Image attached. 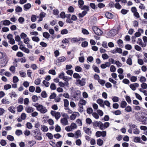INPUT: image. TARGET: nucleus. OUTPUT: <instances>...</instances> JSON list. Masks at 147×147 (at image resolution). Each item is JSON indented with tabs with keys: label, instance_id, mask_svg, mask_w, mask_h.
<instances>
[{
	"label": "nucleus",
	"instance_id": "56",
	"mask_svg": "<svg viewBox=\"0 0 147 147\" xmlns=\"http://www.w3.org/2000/svg\"><path fill=\"white\" fill-rule=\"evenodd\" d=\"M64 106L65 107H67L69 105V101L67 99L64 100Z\"/></svg>",
	"mask_w": 147,
	"mask_h": 147
},
{
	"label": "nucleus",
	"instance_id": "5",
	"mask_svg": "<svg viewBox=\"0 0 147 147\" xmlns=\"http://www.w3.org/2000/svg\"><path fill=\"white\" fill-rule=\"evenodd\" d=\"M71 94L73 97L78 99L80 98V92H71Z\"/></svg>",
	"mask_w": 147,
	"mask_h": 147
},
{
	"label": "nucleus",
	"instance_id": "61",
	"mask_svg": "<svg viewBox=\"0 0 147 147\" xmlns=\"http://www.w3.org/2000/svg\"><path fill=\"white\" fill-rule=\"evenodd\" d=\"M35 107L37 108V110L40 111L42 110L41 109L42 108V107H43V106L42 105L39 104L38 106H35Z\"/></svg>",
	"mask_w": 147,
	"mask_h": 147
},
{
	"label": "nucleus",
	"instance_id": "15",
	"mask_svg": "<svg viewBox=\"0 0 147 147\" xmlns=\"http://www.w3.org/2000/svg\"><path fill=\"white\" fill-rule=\"evenodd\" d=\"M117 43L119 47H123V42L122 40L119 39L117 41Z\"/></svg>",
	"mask_w": 147,
	"mask_h": 147
},
{
	"label": "nucleus",
	"instance_id": "16",
	"mask_svg": "<svg viewBox=\"0 0 147 147\" xmlns=\"http://www.w3.org/2000/svg\"><path fill=\"white\" fill-rule=\"evenodd\" d=\"M25 110L28 113H31L34 111L33 108L31 107H26Z\"/></svg>",
	"mask_w": 147,
	"mask_h": 147
},
{
	"label": "nucleus",
	"instance_id": "43",
	"mask_svg": "<svg viewBox=\"0 0 147 147\" xmlns=\"http://www.w3.org/2000/svg\"><path fill=\"white\" fill-rule=\"evenodd\" d=\"M50 88L51 90H55L56 89V86L55 84L52 83L50 86Z\"/></svg>",
	"mask_w": 147,
	"mask_h": 147
},
{
	"label": "nucleus",
	"instance_id": "49",
	"mask_svg": "<svg viewBox=\"0 0 147 147\" xmlns=\"http://www.w3.org/2000/svg\"><path fill=\"white\" fill-rule=\"evenodd\" d=\"M26 127L29 129H31L32 128V125L31 123L27 122L26 123Z\"/></svg>",
	"mask_w": 147,
	"mask_h": 147
},
{
	"label": "nucleus",
	"instance_id": "23",
	"mask_svg": "<svg viewBox=\"0 0 147 147\" xmlns=\"http://www.w3.org/2000/svg\"><path fill=\"white\" fill-rule=\"evenodd\" d=\"M78 2L79 7L80 8H81L84 4V1L82 0H79Z\"/></svg>",
	"mask_w": 147,
	"mask_h": 147
},
{
	"label": "nucleus",
	"instance_id": "34",
	"mask_svg": "<svg viewBox=\"0 0 147 147\" xmlns=\"http://www.w3.org/2000/svg\"><path fill=\"white\" fill-rule=\"evenodd\" d=\"M17 111L19 112H21L23 109V106L22 105H20L17 108Z\"/></svg>",
	"mask_w": 147,
	"mask_h": 147
},
{
	"label": "nucleus",
	"instance_id": "10",
	"mask_svg": "<svg viewBox=\"0 0 147 147\" xmlns=\"http://www.w3.org/2000/svg\"><path fill=\"white\" fill-rule=\"evenodd\" d=\"M31 7V5L30 3H27L24 5V9L25 11H27Z\"/></svg>",
	"mask_w": 147,
	"mask_h": 147
},
{
	"label": "nucleus",
	"instance_id": "28",
	"mask_svg": "<svg viewBox=\"0 0 147 147\" xmlns=\"http://www.w3.org/2000/svg\"><path fill=\"white\" fill-rule=\"evenodd\" d=\"M92 68L96 72L98 73H99L100 72V70L95 65H93L92 67Z\"/></svg>",
	"mask_w": 147,
	"mask_h": 147
},
{
	"label": "nucleus",
	"instance_id": "22",
	"mask_svg": "<svg viewBox=\"0 0 147 147\" xmlns=\"http://www.w3.org/2000/svg\"><path fill=\"white\" fill-rule=\"evenodd\" d=\"M80 39L77 38H73L71 39V41L72 43H76L80 41Z\"/></svg>",
	"mask_w": 147,
	"mask_h": 147
},
{
	"label": "nucleus",
	"instance_id": "7",
	"mask_svg": "<svg viewBox=\"0 0 147 147\" xmlns=\"http://www.w3.org/2000/svg\"><path fill=\"white\" fill-rule=\"evenodd\" d=\"M139 86V84L137 83H135L133 84H131L130 85V88L133 90L134 91L136 90V88Z\"/></svg>",
	"mask_w": 147,
	"mask_h": 147
},
{
	"label": "nucleus",
	"instance_id": "8",
	"mask_svg": "<svg viewBox=\"0 0 147 147\" xmlns=\"http://www.w3.org/2000/svg\"><path fill=\"white\" fill-rule=\"evenodd\" d=\"M136 119L138 121H141V113L140 112H138L136 113L135 115Z\"/></svg>",
	"mask_w": 147,
	"mask_h": 147
},
{
	"label": "nucleus",
	"instance_id": "30",
	"mask_svg": "<svg viewBox=\"0 0 147 147\" xmlns=\"http://www.w3.org/2000/svg\"><path fill=\"white\" fill-rule=\"evenodd\" d=\"M32 38V40L34 42H38L40 40V39L38 36H33Z\"/></svg>",
	"mask_w": 147,
	"mask_h": 147
},
{
	"label": "nucleus",
	"instance_id": "40",
	"mask_svg": "<svg viewBox=\"0 0 147 147\" xmlns=\"http://www.w3.org/2000/svg\"><path fill=\"white\" fill-rule=\"evenodd\" d=\"M81 134V132L80 130H78L76 132V135L77 136V137H75V138H78Z\"/></svg>",
	"mask_w": 147,
	"mask_h": 147
},
{
	"label": "nucleus",
	"instance_id": "54",
	"mask_svg": "<svg viewBox=\"0 0 147 147\" xmlns=\"http://www.w3.org/2000/svg\"><path fill=\"white\" fill-rule=\"evenodd\" d=\"M90 7L93 9H97V7H96L95 4L94 3H91L90 4Z\"/></svg>",
	"mask_w": 147,
	"mask_h": 147
},
{
	"label": "nucleus",
	"instance_id": "9",
	"mask_svg": "<svg viewBox=\"0 0 147 147\" xmlns=\"http://www.w3.org/2000/svg\"><path fill=\"white\" fill-rule=\"evenodd\" d=\"M61 123L63 125H66L68 124L67 119L65 118H62L61 119Z\"/></svg>",
	"mask_w": 147,
	"mask_h": 147
},
{
	"label": "nucleus",
	"instance_id": "25",
	"mask_svg": "<svg viewBox=\"0 0 147 147\" xmlns=\"http://www.w3.org/2000/svg\"><path fill=\"white\" fill-rule=\"evenodd\" d=\"M41 129L43 132H47L48 131V128L46 126L44 125H41Z\"/></svg>",
	"mask_w": 147,
	"mask_h": 147
},
{
	"label": "nucleus",
	"instance_id": "42",
	"mask_svg": "<svg viewBox=\"0 0 147 147\" xmlns=\"http://www.w3.org/2000/svg\"><path fill=\"white\" fill-rule=\"evenodd\" d=\"M15 133L18 136H19L22 134V131L20 130H17Z\"/></svg>",
	"mask_w": 147,
	"mask_h": 147
},
{
	"label": "nucleus",
	"instance_id": "63",
	"mask_svg": "<svg viewBox=\"0 0 147 147\" xmlns=\"http://www.w3.org/2000/svg\"><path fill=\"white\" fill-rule=\"evenodd\" d=\"M41 81L40 78H37L36 80L34 82V83L36 85H38L40 84Z\"/></svg>",
	"mask_w": 147,
	"mask_h": 147
},
{
	"label": "nucleus",
	"instance_id": "44",
	"mask_svg": "<svg viewBox=\"0 0 147 147\" xmlns=\"http://www.w3.org/2000/svg\"><path fill=\"white\" fill-rule=\"evenodd\" d=\"M61 127L58 125H57L55 127V130L57 132H59L61 130Z\"/></svg>",
	"mask_w": 147,
	"mask_h": 147
},
{
	"label": "nucleus",
	"instance_id": "20",
	"mask_svg": "<svg viewBox=\"0 0 147 147\" xmlns=\"http://www.w3.org/2000/svg\"><path fill=\"white\" fill-rule=\"evenodd\" d=\"M70 39L71 38H70L68 39H67L66 38H64L62 40V42L63 44H69V40H70Z\"/></svg>",
	"mask_w": 147,
	"mask_h": 147
},
{
	"label": "nucleus",
	"instance_id": "33",
	"mask_svg": "<svg viewBox=\"0 0 147 147\" xmlns=\"http://www.w3.org/2000/svg\"><path fill=\"white\" fill-rule=\"evenodd\" d=\"M127 105L126 102L125 101H122L121 104V107L124 108Z\"/></svg>",
	"mask_w": 147,
	"mask_h": 147
},
{
	"label": "nucleus",
	"instance_id": "39",
	"mask_svg": "<svg viewBox=\"0 0 147 147\" xmlns=\"http://www.w3.org/2000/svg\"><path fill=\"white\" fill-rule=\"evenodd\" d=\"M126 63L129 65H132L131 59L129 57L127 60Z\"/></svg>",
	"mask_w": 147,
	"mask_h": 147
},
{
	"label": "nucleus",
	"instance_id": "64",
	"mask_svg": "<svg viewBox=\"0 0 147 147\" xmlns=\"http://www.w3.org/2000/svg\"><path fill=\"white\" fill-rule=\"evenodd\" d=\"M137 80V78L135 76H132L130 78V80L132 82H135Z\"/></svg>",
	"mask_w": 147,
	"mask_h": 147
},
{
	"label": "nucleus",
	"instance_id": "11",
	"mask_svg": "<svg viewBox=\"0 0 147 147\" xmlns=\"http://www.w3.org/2000/svg\"><path fill=\"white\" fill-rule=\"evenodd\" d=\"M105 15L106 17L108 19L112 18L113 17V14L111 13L108 12H106Z\"/></svg>",
	"mask_w": 147,
	"mask_h": 147
},
{
	"label": "nucleus",
	"instance_id": "50",
	"mask_svg": "<svg viewBox=\"0 0 147 147\" xmlns=\"http://www.w3.org/2000/svg\"><path fill=\"white\" fill-rule=\"evenodd\" d=\"M102 57L103 59H108L109 57L106 53H104L102 55Z\"/></svg>",
	"mask_w": 147,
	"mask_h": 147
},
{
	"label": "nucleus",
	"instance_id": "51",
	"mask_svg": "<svg viewBox=\"0 0 147 147\" xmlns=\"http://www.w3.org/2000/svg\"><path fill=\"white\" fill-rule=\"evenodd\" d=\"M116 69L114 65H112L110 68V70L112 72H114L115 71Z\"/></svg>",
	"mask_w": 147,
	"mask_h": 147
},
{
	"label": "nucleus",
	"instance_id": "37",
	"mask_svg": "<svg viewBox=\"0 0 147 147\" xmlns=\"http://www.w3.org/2000/svg\"><path fill=\"white\" fill-rule=\"evenodd\" d=\"M55 118L57 120H58L61 117V114L59 112H57L54 116Z\"/></svg>",
	"mask_w": 147,
	"mask_h": 147
},
{
	"label": "nucleus",
	"instance_id": "18",
	"mask_svg": "<svg viewBox=\"0 0 147 147\" xmlns=\"http://www.w3.org/2000/svg\"><path fill=\"white\" fill-rule=\"evenodd\" d=\"M43 36L46 38L48 39L50 36V35L47 32H45L43 33Z\"/></svg>",
	"mask_w": 147,
	"mask_h": 147
},
{
	"label": "nucleus",
	"instance_id": "41",
	"mask_svg": "<svg viewBox=\"0 0 147 147\" xmlns=\"http://www.w3.org/2000/svg\"><path fill=\"white\" fill-rule=\"evenodd\" d=\"M68 33V30L66 29H63L61 30V34H67Z\"/></svg>",
	"mask_w": 147,
	"mask_h": 147
},
{
	"label": "nucleus",
	"instance_id": "58",
	"mask_svg": "<svg viewBox=\"0 0 147 147\" xmlns=\"http://www.w3.org/2000/svg\"><path fill=\"white\" fill-rule=\"evenodd\" d=\"M141 87L143 89H146L147 88V84L145 83H143L141 85Z\"/></svg>",
	"mask_w": 147,
	"mask_h": 147
},
{
	"label": "nucleus",
	"instance_id": "47",
	"mask_svg": "<svg viewBox=\"0 0 147 147\" xmlns=\"http://www.w3.org/2000/svg\"><path fill=\"white\" fill-rule=\"evenodd\" d=\"M46 136L50 139H52L53 138V135L51 133H47L46 134Z\"/></svg>",
	"mask_w": 147,
	"mask_h": 147
},
{
	"label": "nucleus",
	"instance_id": "31",
	"mask_svg": "<svg viewBox=\"0 0 147 147\" xmlns=\"http://www.w3.org/2000/svg\"><path fill=\"white\" fill-rule=\"evenodd\" d=\"M75 70L78 72H81L82 71V68L80 66H77L75 67Z\"/></svg>",
	"mask_w": 147,
	"mask_h": 147
},
{
	"label": "nucleus",
	"instance_id": "45",
	"mask_svg": "<svg viewBox=\"0 0 147 147\" xmlns=\"http://www.w3.org/2000/svg\"><path fill=\"white\" fill-rule=\"evenodd\" d=\"M41 135L38 136V135H36L34 136V137L35 139L40 140L42 139V137L41 136Z\"/></svg>",
	"mask_w": 147,
	"mask_h": 147
},
{
	"label": "nucleus",
	"instance_id": "3",
	"mask_svg": "<svg viewBox=\"0 0 147 147\" xmlns=\"http://www.w3.org/2000/svg\"><path fill=\"white\" fill-rule=\"evenodd\" d=\"M83 129L85 132L88 135L90 136L92 134V132L90 128L86 127H84Z\"/></svg>",
	"mask_w": 147,
	"mask_h": 147
},
{
	"label": "nucleus",
	"instance_id": "13",
	"mask_svg": "<svg viewBox=\"0 0 147 147\" xmlns=\"http://www.w3.org/2000/svg\"><path fill=\"white\" fill-rule=\"evenodd\" d=\"M140 117L142 120L147 119V114L144 112H142L141 113Z\"/></svg>",
	"mask_w": 147,
	"mask_h": 147
},
{
	"label": "nucleus",
	"instance_id": "21",
	"mask_svg": "<svg viewBox=\"0 0 147 147\" xmlns=\"http://www.w3.org/2000/svg\"><path fill=\"white\" fill-rule=\"evenodd\" d=\"M57 60L61 62H63L66 60V58L64 56H62L59 57Z\"/></svg>",
	"mask_w": 147,
	"mask_h": 147
},
{
	"label": "nucleus",
	"instance_id": "52",
	"mask_svg": "<svg viewBox=\"0 0 147 147\" xmlns=\"http://www.w3.org/2000/svg\"><path fill=\"white\" fill-rule=\"evenodd\" d=\"M88 42L85 41L82 42L81 44V46L83 47H85L88 46Z\"/></svg>",
	"mask_w": 147,
	"mask_h": 147
},
{
	"label": "nucleus",
	"instance_id": "36",
	"mask_svg": "<svg viewBox=\"0 0 147 147\" xmlns=\"http://www.w3.org/2000/svg\"><path fill=\"white\" fill-rule=\"evenodd\" d=\"M98 82L102 86H104L105 83V80L100 79L98 80Z\"/></svg>",
	"mask_w": 147,
	"mask_h": 147
},
{
	"label": "nucleus",
	"instance_id": "14",
	"mask_svg": "<svg viewBox=\"0 0 147 147\" xmlns=\"http://www.w3.org/2000/svg\"><path fill=\"white\" fill-rule=\"evenodd\" d=\"M6 3L8 5H10L11 4L13 3L15 4L16 3V2L15 0H7Z\"/></svg>",
	"mask_w": 147,
	"mask_h": 147
},
{
	"label": "nucleus",
	"instance_id": "19",
	"mask_svg": "<svg viewBox=\"0 0 147 147\" xmlns=\"http://www.w3.org/2000/svg\"><path fill=\"white\" fill-rule=\"evenodd\" d=\"M115 7L118 9H120L122 7V6L119 4V3H116L114 5Z\"/></svg>",
	"mask_w": 147,
	"mask_h": 147
},
{
	"label": "nucleus",
	"instance_id": "60",
	"mask_svg": "<svg viewBox=\"0 0 147 147\" xmlns=\"http://www.w3.org/2000/svg\"><path fill=\"white\" fill-rule=\"evenodd\" d=\"M125 47L126 49L130 50L132 49L131 46L129 44H127L125 45Z\"/></svg>",
	"mask_w": 147,
	"mask_h": 147
},
{
	"label": "nucleus",
	"instance_id": "46",
	"mask_svg": "<svg viewBox=\"0 0 147 147\" xmlns=\"http://www.w3.org/2000/svg\"><path fill=\"white\" fill-rule=\"evenodd\" d=\"M97 6L99 8L101 9L105 7V5L104 4L101 3H100L98 4Z\"/></svg>",
	"mask_w": 147,
	"mask_h": 147
},
{
	"label": "nucleus",
	"instance_id": "27",
	"mask_svg": "<svg viewBox=\"0 0 147 147\" xmlns=\"http://www.w3.org/2000/svg\"><path fill=\"white\" fill-rule=\"evenodd\" d=\"M15 108L13 106H11L9 107L8 108L9 111L11 113H14L15 112V111L14 110Z\"/></svg>",
	"mask_w": 147,
	"mask_h": 147
},
{
	"label": "nucleus",
	"instance_id": "62",
	"mask_svg": "<svg viewBox=\"0 0 147 147\" xmlns=\"http://www.w3.org/2000/svg\"><path fill=\"white\" fill-rule=\"evenodd\" d=\"M11 87V86L10 84H6L4 85V88L5 90H7L10 88Z\"/></svg>",
	"mask_w": 147,
	"mask_h": 147
},
{
	"label": "nucleus",
	"instance_id": "2",
	"mask_svg": "<svg viewBox=\"0 0 147 147\" xmlns=\"http://www.w3.org/2000/svg\"><path fill=\"white\" fill-rule=\"evenodd\" d=\"M7 58V57H5V58L3 57L2 59H1V64L2 67H4L5 66L7 63L8 62Z\"/></svg>",
	"mask_w": 147,
	"mask_h": 147
},
{
	"label": "nucleus",
	"instance_id": "6",
	"mask_svg": "<svg viewBox=\"0 0 147 147\" xmlns=\"http://www.w3.org/2000/svg\"><path fill=\"white\" fill-rule=\"evenodd\" d=\"M77 82H78V84L81 86H83L85 85L86 84L85 79L82 78L81 80H77Z\"/></svg>",
	"mask_w": 147,
	"mask_h": 147
},
{
	"label": "nucleus",
	"instance_id": "55",
	"mask_svg": "<svg viewBox=\"0 0 147 147\" xmlns=\"http://www.w3.org/2000/svg\"><path fill=\"white\" fill-rule=\"evenodd\" d=\"M0 144L2 146H4L6 144L7 142L5 140L2 139L1 140Z\"/></svg>",
	"mask_w": 147,
	"mask_h": 147
},
{
	"label": "nucleus",
	"instance_id": "57",
	"mask_svg": "<svg viewBox=\"0 0 147 147\" xmlns=\"http://www.w3.org/2000/svg\"><path fill=\"white\" fill-rule=\"evenodd\" d=\"M77 115L72 114L70 117V119L72 120H74L76 118Z\"/></svg>",
	"mask_w": 147,
	"mask_h": 147
},
{
	"label": "nucleus",
	"instance_id": "48",
	"mask_svg": "<svg viewBox=\"0 0 147 147\" xmlns=\"http://www.w3.org/2000/svg\"><path fill=\"white\" fill-rule=\"evenodd\" d=\"M125 110L127 112H130L131 111V108L130 106H128L125 107Z\"/></svg>",
	"mask_w": 147,
	"mask_h": 147
},
{
	"label": "nucleus",
	"instance_id": "29",
	"mask_svg": "<svg viewBox=\"0 0 147 147\" xmlns=\"http://www.w3.org/2000/svg\"><path fill=\"white\" fill-rule=\"evenodd\" d=\"M16 11L17 12H20L22 11V8L19 6L16 7L15 9Z\"/></svg>",
	"mask_w": 147,
	"mask_h": 147
},
{
	"label": "nucleus",
	"instance_id": "59",
	"mask_svg": "<svg viewBox=\"0 0 147 147\" xmlns=\"http://www.w3.org/2000/svg\"><path fill=\"white\" fill-rule=\"evenodd\" d=\"M82 32L84 34L88 35L89 34V32L86 29H83L82 30Z\"/></svg>",
	"mask_w": 147,
	"mask_h": 147
},
{
	"label": "nucleus",
	"instance_id": "53",
	"mask_svg": "<svg viewBox=\"0 0 147 147\" xmlns=\"http://www.w3.org/2000/svg\"><path fill=\"white\" fill-rule=\"evenodd\" d=\"M113 113L116 115H120L121 114V111L119 110H117L114 111L112 112Z\"/></svg>",
	"mask_w": 147,
	"mask_h": 147
},
{
	"label": "nucleus",
	"instance_id": "26",
	"mask_svg": "<svg viewBox=\"0 0 147 147\" xmlns=\"http://www.w3.org/2000/svg\"><path fill=\"white\" fill-rule=\"evenodd\" d=\"M93 125V127L94 128H95L97 127H99V125H100V122H99L95 121L94 122L92 123Z\"/></svg>",
	"mask_w": 147,
	"mask_h": 147
},
{
	"label": "nucleus",
	"instance_id": "1",
	"mask_svg": "<svg viewBox=\"0 0 147 147\" xmlns=\"http://www.w3.org/2000/svg\"><path fill=\"white\" fill-rule=\"evenodd\" d=\"M92 29L94 33L97 35L100 36L102 34V31L100 29L96 26H93Z\"/></svg>",
	"mask_w": 147,
	"mask_h": 147
},
{
	"label": "nucleus",
	"instance_id": "32",
	"mask_svg": "<svg viewBox=\"0 0 147 147\" xmlns=\"http://www.w3.org/2000/svg\"><path fill=\"white\" fill-rule=\"evenodd\" d=\"M128 11V10L123 9L121 10L120 12L123 15H125L126 14Z\"/></svg>",
	"mask_w": 147,
	"mask_h": 147
},
{
	"label": "nucleus",
	"instance_id": "35",
	"mask_svg": "<svg viewBox=\"0 0 147 147\" xmlns=\"http://www.w3.org/2000/svg\"><path fill=\"white\" fill-rule=\"evenodd\" d=\"M73 77L76 79L77 78H81V77L80 76L79 74L77 73H74V74L73 75Z\"/></svg>",
	"mask_w": 147,
	"mask_h": 147
},
{
	"label": "nucleus",
	"instance_id": "24",
	"mask_svg": "<svg viewBox=\"0 0 147 147\" xmlns=\"http://www.w3.org/2000/svg\"><path fill=\"white\" fill-rule=\"evenodd\" d=\"M103 143V140L100 138H99L97 140V144L98 146H102Z\"/></svg>",
	"mask_w": 147,
	"mask_h": 147
},
{
	"label": "nucleus",
	"instance_id": "12",
	"mask_svg": "<svg viewBox=\"0 0 147 147\" xmlns=\"http://www.w3.org/2000/svg\"><path fill=\"white\" fill-rule=\"evenodd\" d=\"M2 22H3V25L5 26H8L12 24L9 20H6L1 21V23H2Z\"/></svg>",
	"mask_w": 147,
	"mask_h": 147
},
{
	"label": "nucleus",
	"instance_id": "17",
	"mask_svg": "<svg viewBox=\"0 0 147 147\" xmlns=\"http://www.w3.org/2000/svg\"><path fill=\"white\" fill-rule=\"evenodd\" d=\"M87 13L86 11H83L82 13H79L78 14V16L79 18H83Z\"/></svg>",
	"mask_w": 147,
	"mask_h": 147
},
{
	"label": "nucleus",
	"instance_id": "4",
	"mask_svg": "<svg viewBox=\"0 0 147 147\" xmlns=\"http://www.w3.org/2000/svg\"><path fill=\"white\" fill-rule=\"evenodd\" d=\"M32 132L33 133V134H32V136L36 135H42V134L40 131V129H36L34 130H32Z\"/></svg>",
	"mask_w": 147,
	"mask_h": 147
},
{
	"label": "nucleus",
	"instance_id": "38",
	"mask_svg": "<svg viewBox=\"0 0 147 147\" xmlns=\"http://www.w3.org/2000/svg\"><path fill=\"white\" fill-rule=\"evenodd\" d=\"M7 138L11 141H13L14 140L13 137L10 135H7Z\"/></svg>",
	"mask_w": 147,
	"mask_h": 147
}]
</instances>
